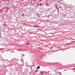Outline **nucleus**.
<instances>
[{
    "label": "nucleus",
    "mask_w": 75,
    "mask_h": 75,
    "mask_svg": "<svg viewBox=\"0 0 75 75\" xmlns=\"http://www.w3.org/2000/svg\"><path fill=\"white\" fill-rule=\"evenodd\" d=\"M67 8H68V9H70L69 10H71V9H72V8H73V7L72 6H67Z\"/></svg>",
    "instance_id": "f257e3e1"
},
{
    "label": "nucleus",
    "mask_w": 75,
    "mask_h": 75,
    "mask_svg": "<svg viewBox=\"0 0 75 75\" xmlns=\"http://www.w3.org/2000/svg\"><path fill=\"white\" fill-rule=\"evenodd\" d=\"M60 74H61V72H58L57 73V75H60Z\"/></svg>",
    "instance_id": "f03ea898"
},
{
    "label": "nucleus",
    "mask_w": 75,
    "mask_h": 75,
    "mask_svg": "<svg viewBox=\"0 0 75 75\" xmlns=\"http://www.w3.org/2000/svg\"><path fill=\"white\" fill-rule=\"evenodd\" d=\"M38 70H36L35 71V72L37 74V72H38Z\"/></svg>",
    "instance_id": "7ed1b4c3"
},
{
    "label": "nucleus",
    "mask_w": 75,
    "mask_h": 75,
    "mask_svg": "<svg viewBox=\"0 0 75 75\" xmlns=\"http://www.w3.org/2000/svg\"><path fill=\"white\" fill-rule=\"evenodd\" d=\"M40 66H38L37 67V68H38V69H39V68H40Z\"/></svg>",
    "instance_id": "20e7f679"
},
{
    "label": "nucleus",
    "mask_w": 75,
    "mask_h": 75,
    "mask_svg": "<svg viewBox=\"0 0 75 75\" xmlns=\"http://www.w3.org/2000/svg\"><path fill=\"white\" fill-rule=\"evenodd\" d=\"M37 74V73H36L35 72V73H33V74H34V75H35V74Z\"/></svg>",
    "instance_id": "39448f33"
},
{
    "label": "nucleus",
    "mask_w": 75,
    "mask_h": 75,
    "mask_svg": "<svg viewBox=\"0 0 75 75\" xmlns=\"http://www.w3.org/2000/svg\"><path fill=\"white\" fill-rule=\"evenodd\" d=\"M40 6H41V4H39Z\"/></svg>",
    "instance_id": "423d86ee"
},
{
    "label": "nucleus",
    "mask_w": 75,
    "mask_h": 75,
    "mask_svg": "<svg viewBox=\"0 0 75 75\" xmlns=\"http://www.w3.org/2000/svg\"><path fill=\"white\" fill-rule=\"evenodd\" d=\"M73 72H75V71H74Z\"/></svg>",
    "instance_id": "0eeeda50"
},
{
    "label": "nucleus",
    "mask_w": 75,
    "mask_h": 75,
    "mask_svg": "<svg viewBox=\"0 0 75 75\" xmlns=\"http://www.w3.org/2000/svg\"><path fill=\"white\" fill-rule=\"evenodd\" d=\"M23 57H24V55H23Z\"/></svg>",
    "instance_id": "6e6552de"
}]
</instances>
